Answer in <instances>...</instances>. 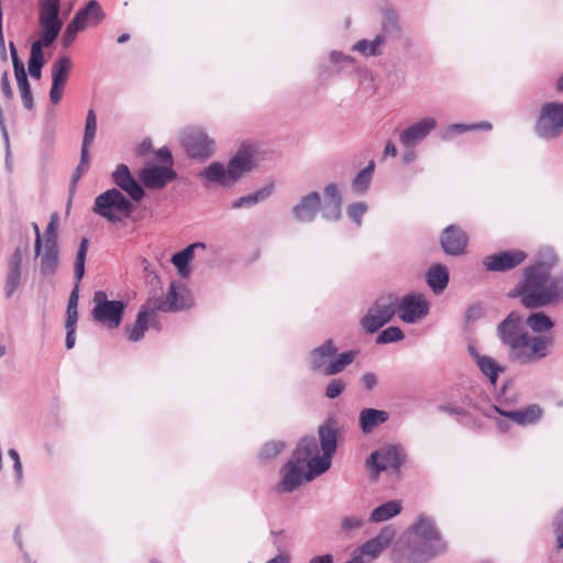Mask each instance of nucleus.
Wrapping results in <instances>:
<instances>
[{
  "mask_svg": "<svg viewBox=\"0 0 563 563\" xmlns=\"http://www.w3.org/2000/svg\"><path fill=\"white\" fill-rule=\"evenodd\" d=\"M552 344L553 338L530 335L528 333L523 343L517 350H514L508 357L515 363L530 364L545 357Z\"/></svg>",
  "mask_w": 563,
  "mask_h": 563,
  "instance_id": "nucleus-11",
  "label": "nucleus"
},
{
  "mask_svg": "<svg viewBox=\"0 0 563 563\" xmlns=\"http://www.w3.org/2000/svg\"><path fill=\"white\" fill-rule=\"evenodd\" d=\"M395 534L396 532L393 527H384L376 537L367 540L361 545V553L371 558H377L385 549L390 545Z\"/></svg>",
  "mask_w": 563,
  "mask_h": 563,
  "instance_id": "nucleus-23",
  "label": "nucleus"
},
{
  "mask_svg": "<svg viewBox=\"0 0 563 563\" xmlns=\"http://www.w3.org/2000/svg\"><path fill=\"white\" fill-rule=\"evenodd\" d=\"M338 352V347L332 339H328L320 346L310 351L309 368L312 372L321 373L325 376L327 366L330 360Z\"/></svg>",
  "mask_w": 563,
  "mask_h": 563,
  "instance_id": "nucleus-22",
  "label": "nucleus"
},
{
  "mask_svg": "<svg viewBox=\"0 0 563 563\" xmlns=\"http://www.w3.org/2000/svg\"><path fill=\"white\" fill-rule=\"evenodd\" d=\"M522 317L516 311H511L497 327V334L500 342L508 349V356L514 350H517L528 332L522 331Z\"/></svg>",
  "mask_w": 563,
  "mask_h": 563,
  "instance_id": "nucleus-13",
  "label": "nucleus"
},
{
  "mask_svg": "<svg viewBox=\"0 0 563 563\" xmlns=\"http://www.w3.org/2000/svg\"><path fill=\"white\" fill-rule=\"evenodd\" d=\"M378 35H385V42L389 38H400L401 27L398 22V16L393 10L386 11L382 23V32Z\"/></svg>",
  "mask_w": 563,
  "mask_h": 563,
  "instance_id": "nucleus-44",
  "label": "nucleus"
},
{
  "mask_svg": "<svg viewBox=\"0 0 563 563\" xmlns=\"http://www.w3.org/2000/svg\"><path fill=\"white\" fill-rule=\"evenodd\" d=\"M389 419V413L385 410L365 408L360 412L358 424L363 433H371L376 427L385 423Z\"/></svg>",
  "mask_w": 563,
  "mask_h": 563,
  "instance_id": "nucleus-31",
  "label": "nucleus"
},
{
  "mask_svg": "<svg viewBox=\"0 0 563 563\" xmlns=\"http://www.w3.org/2000/svg\"><path fill=\"white\" fill-rule=\"evenodd\" d=\"M493 409L500 416L510 419L518 426L537 423L543 415L542 408L537 404L528 405L527 407L518 410H505L496 405L493 406Z\"/></svg>",
  "mask_w": 563,
  "mask_h": 563,
  "instance_id": "nucleus-21",
  "label": "nucleus"
},
{
  "mask_svg": "<svg viewBox=\"0 0 563 563\" xmlns=\"http://www.w3.org/2000/svg\"><path fill=\"white\" fill-rule=\"evenodd\" d=\"M398 297L395 294L378 297L361 318L362 329L369 334L377 332L396 314Z\"/></svg>",
  "mask_w": 563,
  "mask_h": 563,
  "instance_id": "nucleus-6",
  "label": "nucleus"
},
{
  "mask_svg": "<svg viewBox=\"0 0 563 563\" xmlns=\"http://www.w3.org/2000/svg\"><path fill=\"white\" fill-rule=\"evenodd\" d=\"M181 143L187 155L191 158L205 161L212 156L214 152V141L198 128L185 130L181 135Z\"/></svg>",
  "mask_w": 563,
  "mask_h": 563,
  "instance_id": "nucleus-12",
  "label": "nucleus"
},
{
  "mask_svg": "<svg viewBox=\"0 0 563 563\" xmlns=\"http://www.w3.org/2000/svg\"><path fill=\"white\" fill-rule=\"evenodd\" d=\"M318 453V443L313 437L302 438L295 451L292 452L291 459L289 461H294V464L303 465L308 464V461Z\"/></svg>",
  "mask_w": 563,
  "mask_h": 563,
  "instance_id": "nucleus-32",
  "label": "nucleus"
},
{
  "mask_svg": "<svg viewBox=\"0 0 563 563\" xmlns=\"http://www.w3.org/2000/svg\"><path fill=\"white\" fill-rule=\"evenodd\" d=\"M468 235L459 225L446 227L441 234L440 246H467Z\"/></svg>",
  "mask_w": 563,
  "mask_h": 563,
  "instance_id": "nucleus-35",
  "label": "nucleus"
},
{
  "mask_svg": "<svg viewBox=\"0 0 563 563\" xmlns=\"http://www.w3.org/2000/svg\"><path fill=\"white\" fill-rule=\"evenodd\" d=\"M87 251L88 249H78L77 251L74 267L75 285L68 298L67 310H77L79 298V284L85 275Z\"/></svg>",
  "mask_w": 563,
  "mask_h": 563,
  "instance_id": "nucleus-30",
  "label": "nucleus"
},
{
  "mask_svg": "<svg viewBox=\"0 0 563 563\" xmlns=\"http://www.w3.org/2000/svg\"><path fill=\"white\" fill-rule=\"evenodd\" d=\"M71 65L68 56H59L52 65V82L66 86Z\"/></svg>",
  "mask_w": 563,
  "mask_h": 563,
  "instance_id": "nucleus-43",
  "label": "nucleus"
},
{
  "mask_svg": "<svg viewBox=\"0 0 563 563\" xmlns=\"http://www.w3.org/2000/svg\"><path fill=\"white\" fill-rule=\"evenodd\" d=\"M274 537L273 543L277 548L278 551H283L286 549L288 544V537L284 530L272 531Z\"/></svg>",
  "mask_w": 563,
  "mask_h": 563,
  "instance_id": "nucleus-61",
  "label": "nucleus"
},
{
  "mask_svg": "<svg viewBox=\"0 0 563 563\" xmlns=\"http://www.w3.org/2000/svg\"><path fill=\"white\" fill-rule=\"evenodd\" d=\"M41 256L40 273L43 276H52L56 273L59 257L58 249H45L42 253V249H35V257Z\"/></svg>",
  "mask_w": 563,
  "mask_h": 563,
  "instance_id": "nucleus-37",
  "label": "nucleus"
},
{
  "mask_svg": "<svg viewBox=\"0 0 563 563\" xmlns=\"http://www.w3.org/2000/svg\"><path fill=\"white\" fill-rule=\"evenodd\" d=\"M360 351L350 350L343 353H335V355L330 360L327 366L325 376H334L343 372L349 365H351Z\"/></svg>",
  "mask_w": 563,
  "mask_h": 563,
  "instance_id": "nucleus-34",
  "label": "nucleus"
},
{
  "mask_svg": "<svg viewBox=\"0 0 563 563\" xmlns=\"http://www.w3.org/2000/svg\"><path fill=\"white\" fill-rule=\"evenodd\" d=\"M84 26L77 23V20H71L62 36V45L64 48H68L77 37V34L84 31Z\"/></svg>",
  "mask_w": 563,
  "mask_h": 563,
  "instance_id": "nucleus-52",
  "label": "nucleus"
},
{
  "mask_svg": "<svg viewBox=\"0 0 563 563\" xmlns=\"http://www.w3.org/2000/svg\"><path fill=\"white\" fill-rule=\"evenodd\" d=\"M323 203L318 191L313 190L301 196L291 208V214L296 222L310 224L316 220L319 212L327 222L339 221L342 217L343 202L339 186L335 183L328 184L323 189Z\"/></svg>",
  "mask_w": 563,
  "mask_h": 563,
  "instance_id": "nucleus-3",
  "label": "nucleus"
},
{
  "mask_svg": "<svg viewBox=\"0 0 563 563\" xmlns=\"http://www.w3.org/2000/svg\"><path fill=\"white\" fill-rule=\"evenodd\" d=\"M134 200L117 188H110L95 198L92 211L110 223L130 219L134 211Z\"/></svg>",
  "mask_w": 563,
  "mask_h": 563,
  "instance_id": "nucleus-5",
  "label": "nucleus"
},
{
  "mask_svg": "<svg viewBox=\"0 0 563 563\" xmlns=\"http://www.w3.org/2000/svg\"><path fill=\"white\" fill-rule=\"evenodd\" d=\"M62 0H37L40 37L31 44L29 74L40 79L45 65L43 47H49L58 37L63 21L60 19Z\"/></svg>",
  "mask_w": 563,
  "mask_h": 563,
  "instance_id": "nucleus-2",
  "label": "nucleus"
},
{
  "mask_svg": "<svg viewBox=\"0 0 563 563\" xmlns=\"http://www.w3.org/2000/svg\"><path fill=\"white\" fill-rule=\"evenodd\" d=\"M374 170H375V163H374V161H371L366 165V167L361 169L356 174V176L353 178L352 184H351L352 191L355 194H358V195L365 194L372 183Z\"/></svg>",
  "mask_w": 563,
  "mask_h": 563,
  "instance_id": "nucleus-39",
  "label": "nucleus"
},
{
  "mask_svg": "<svg viewBox=\"0 0 563 563\" xmlns=\"http://www.w3.org/2000/svg\"><path fill=\"white\" fill-rule=\"evenodd\" d=\"M492 128H493L492 123L486 122V121H482V122H478V123H471V124H467V123H453V124H450L446 128V130L443 133L442 139L444 141H449V140H452L457 134H461V133H464V132L477 131V130L489 131V130H492Z\"/></svg>",
  "mask_w": 563,
  "mask_h": 563,
  "instance_id": "nucleus-41",
  "label": "nucleus"
},
{
  "mask_svg": "<svg viewBox=\"0 0 563 563\" xmlns=\"http://www.w3.org/2000/svg\"><path fill=\"white\" fill-rule=\"evenodd\" d=\"M412 529L415 536L411 541L424 548L429 555H439L446 551V542L430 517L419 516Z\"/></svg>",
  "mask_w": 563,
  "mask_h": 563,
  "instance_id": "nucleus-9",
  "label": "nucleus"
},
{
  "mask_svg": "<svg viewBox=\"0 0 563 563\" xmlns=\"http://www.w3.org/2000/svg\"><path fill=\"white\" fill-rule=\"evenodd\" d=\"M318 434L322 453L333 456L338 448V430L332 418L327 419L319 428Z\"/></svg>",
  "mask_w": 563,
  "mask_h": 563,
  "instance_id": "nucleus-28",
  "label": "nucleus"
},
{
  "mask_svg": "<svg viewBox=\"0 0 563 563\" xmlns=\"http://www.w3.org/2000/svg\"><path fill=\"white\" fill-rule=\"evenodd\" d=\"M556 263L553 249H543L534 262L523 269L522 279L509 292V297H519L522 306L529 309L562 302L563 276L551 275Z\"/></svg>",
  "mask_w": 563,
  "mask_h": 563,
  "instance_id": "nucleus-1",
  "label": "nucleus"
},
{
  "mask_svg": "<svg viewBox=\"0 0 563 563\" xmlns=\"http://www.w3.org/2000/svg\"><path fill=\"white\" fill-rule=\"evenodd\" d=\"M255 166L253 153L247 147H240L235 155L230 158L225 167L221 162H212L198 176L209 183L219 184L223 187H232L245 173L251 172Z\"/></svg>",
  "mask_w": 563,
  "mask_h": 563,
  "instance_id": "nucleus-4",
  "label": "nucleus"
},
{
  "mask_svg": "<svg viewBox=\"0 0 563 563\" xmlns=\"http://www.w3.org/2000/svg\"><path fill=\"white\" fill-rule=\"evenodd\" d=\"M285 448V443L283 441H269L266 442L261 451L260 457L263 460H269L275 457L283 449Z\"/></svg>",
  "mask_w": 563,
  "mask_h": 563,
  "instance_id": "nucleus-55",
  "label": "nucleus"
},
{
  "mask_svg": "<svg viewBox=\"0 0 563 563\" xmlns=\"http://www.w3.org/2000/svg\"><path fill=\"white\" fill-rule=\"evenodd\" d=\"M273 189H274L273 184L266 185L263 188H261L250 195H246V196L235 199L232 202L231 207L233 209L251 208V207L255 206L256 203L262 202V201L266 200L268 197H271V195L273 194Z\"/></svg>",
  "mask_w": 563,
  "mask_h": 563,
  "instance_id": "nucleus-36",
  "label": "nucleus"
},
{
  "mask_svg": "<svg viewBox=\"0 0 563 563\" xmlns=\"http://www.w3.org/2000/svg\"><path fill=\"white\" fill-rule=\"evenodd\" d=\"M89 167V152H87L86 158L84 159L82 151H80V162L76 169L73 173L70 185H69V200H71V197L75 194L77 184L79 179L82 177V174L85 170H87Z\"/></svg>",
  "mask_w": 563,
  "mask_h": 563,
  "instance_id": "nucleus-50",
  "label": "nucleus"
},
{
  "mask_svg": "<svg viewBox=\"0 0 563 563\" xmlns=\"http://www.w3.org/2000/svg\"><path fill=\"white\" fill-rule=\"evenodd\" d=\"M139 178L148 189H162L177 178V173L170 166L148 164L140 170Z\"/></svg>",
  "mask_w": 563,
  "mask_h": 563,
  "instance_id": "nucleus-17",
  "label": "nucleus"
},
{
  "mask_svg": "<svg viewBox=\"0 0 563 563\" xmlns=\"http://www.w3.org/2000/svg\"><path fill=\"white\" fill-rule=\"evenodd\" d=\"M533 130L536 135L542 140L558 139L563 133V102L543 103Z\"/></svg>",
  "mask_w": 563,
  "mask_h": 563,
  "instance_id": "nucleus-8",
  "label": "nucleus"
},
{
  "mask_svg": "<svg viewBox=\"0 0 563 563\" xmlns=\"http://www.w3.org/2000/svg\"><path fill=\"white\" fill-rule=\"evenodd\" d=\"M97 133V117L92 109L87 112L81 150L84 159L86 158L89 147L93 143Z\"/></svg>",
  "mask_w": 563,
  "mask_h": 563,
  "instance_id": "nucleus-46",
  "label": "nucleus"
},
{
  "mask_svg": "<svg viewBox=\"0 0 563 563\" xmlns=\"http://www.w3.org/2000/svg\"><path fill=\"white\" fill-rule=\"evenodd\" d=\"M333 456H328L324 453H322V456H319V454H314L307 464V472L305 474L306 482H311L316 477L320 476L321 474L325 473L330 466H331V459Z\"/></svg>",
  "mask_w": 563,
  "mask_h": 563,
  "instance_id": "nucleus-38",
  "label": "nucleus"
},
{
  "mask_svg": "<svg viewBox=\"0 0 563 563\" xmlns=\"http://www.w3.org/2000/svg\"><path fill=\"white\" fill-rule=\"evenodd\" d=\"M19 90L21 92V99L23 107L27 110L33 109L34 101H33V95L31 90V85L29 82L27 77L19 78L16 79Z\"/></svg>",
  "mask_w": 563,
  "mask_h": 563,
  "instance_id": "nucleus-51",
  "label": "nucleus"
},
{
  "mask_svg": "<svg viewBox=\"0 0 563 563\" xmlns=\"http://www.w3.org/2000/svg\"><path fill=\"white\" fill-rule=\"evenodd\" d=\"M449 280V271L442 264H432L426 273V282L434 295H441L446 289Z\"/></svg>",
  "mask_w": 563,
  "mask_h": 563,
  "instance_id": "nucleus-29",
  "label": "nucleus"
},
{
  "mask_svg": "<svg viewBox=\"0 0 563 563\" xmlns=\"http://www.w3.org/2000/svg\"><path fill=\"white\" fill-rule=\"evenodd\" d=\"M397 310L404 322L415 323L429 314L430 305L423 294L409 292L398 299Z\"/></svg>",
  "mask_w": 563,
  "mask_h": 563,
  "instance_id": "nucleus-15",
  "label": "nucleus"
},
{
  "mask_svg": "<svg viewBox=\"0 0 563 563\" xmlns=\"http://www.w3.org/2000/svg\"><path fill=\"white\" fill-rule=\"evenodd\" d=\"M58 221L59 217L57 212H53L49 216V221L45 229L44 234H41L40 227L36 222L31 223V228L34 232V245L33 246H57L58 239Z\"/></svg>",
  "mask_w": 563,
  "mask_h": 563,
  "instance_id": "nucleus-25",
  "label": "nucleus"
},
{
  "mask_svg": "<svg viewBox=\"0 0 563 563\" xmlns=\"http://www.w3.org/2000/svg\"><path fill=\"white\" fill-rule=\"evenodd\" d=\"M104 18L106 13L100 3L90 0L75 13L73 20H77V23L86 29L88 25H98Z\"/></svg>",
  "mask_w": 563,
  "mask_h": 563,
  "instance_id": "nucleus-27",
  "label": "nucleus"
},
{
  "mask_svg": "<svg viewBox=\"0 0 563 563\" xmlns=\"http://www.w3.org/2000/svg\"><path fill=\"white\" fill-rule=\"evenodd\" d=\"M9 48H10V55H11V59H12L15 79L27 77L25 68H24V64L20 59V57L18 55V49L13 42L9 43Z\"/></svg>",
  "mask_w": 563,
  "mask_h": 563,
  "instance_id": "nucleus-56",
  "label": "nucleus"
},
{
  "mask_svg": "<svg viewBox=\"0 0 563 563\" xmlns=\"http://www.w3.org/2000/svg\"><path fill=\"white\" fill-rule=\"evenodd\" d=\"M385 43V35H376L374 40H360L353 46V51L360 52L365 57L382 55V45Z\"/></svg>",
  "mask_w": 563,
  "mask_h": 563,
  "instance_id": "nucleus-45",
  "label": "nucleus"
},
{
  "mask_svg": "<svg viewBox=\"0 0 563 563\" xmlns=\"http://www.w3.org/2000/svg\"><path fill=\"white\" fill-rule=\"evenodd\" d=\"M196 249H183L180 252L175 253L170 261L177 268L178 275L186 278L191 273L190 263L194 260Z\"/></svg>",
  "mask_w": 563,
  "mask_h": 563,
  "instance_id": "nucleus-42",
  "label": "nucleus"
},
{
  "mask_svg": "<svg viewBox=\"0 0 563 563\" xmlns=\"http://www.w3.org/2000/svg\"><path fill=\"white\" fill-rule=\"evenodd\" d=\"M526 324L537 333L551 330L554 327L553 320L542 311L532 312L526 320Z\"/></svg>",
  "mask_w": 563,
  "mask_h": 563,
  "instance_id": "nucleus-48",
  "label": "nucleus"
},
{
  "mask_svg": "<svg viewBox=\"0 0 563 563\" xmlns=\"http://www.w3.org/2000/svg\"><path fill=\"white\" fill-rule=\"evenodd\" d=\"M406 459L407 455L400 445L387 444L371 453L366 460V466L374 473V478H377L383 471H389L399 476Z\"/></svg>",
  "mask_w": 563,
  "mask_h": 563,
  "instance_id": "nucleus-7",
  "label": "nucleus"
},
{
  "mask_svg": "<svg viewBox=\"0 0 563 563\" xmlns=\"http://www.w3.org/2000/svg\"><path fill=\"white\" fill-rule=\"evenodd\" d=\"M9 457L13 461V470L15 474L16 481H21L22 478V463L20 460V455L15 449H10L8 451Z\"/></svg>",
  "mask_w": 563,
  "mask_h": 563,
  "instance_id": "nucleus-60",
  "label": "nucleus"
},
{
  "mask_svg": "<svg viewBox=\"0 0 563 563\" xmlns=\"http://www.w3.org/2000/svg\"><path fill=\"white\" fill-rule=\"evenodd\" d=\"M483 317V308L479 303L472 305L467 308L465 313V320L467 322H474Z\"/></svg>",
  "mask_w": 563,
  "mask_h": 563,
  "instance_id": "nucleus-62",
  "label": "nucleus"
},
{
  "mask_svg": "<svg viewBox=\"0 0 563 563\" xmlns=\"http://www.w3.org/2000/svg\"><path fill=\"white\" fill-rule=\"evenodd\" d=\"M405 338L402 330L399 327L393 325L384 329L376 338V344L383 345L401 341Z\"/></svg>",
  "mask_w": 563,
  "mask_h": 563,
  "instance_id": "nucleus-49",
  "label": "nucleus"
},
{
  "mask_svg": "<svg viewBox=\"0 0 563 563\" xmlns=\"http://www.w3.org/2000/svg\"><path fill=\"white\" fill-rule=\"evenodd\" d=\"M192 298L191 295L186 291V294H179L177 291V285L175 282H173L169 286V290L166 295L165 300H162L156 307V310L159 311H179L188 309L192 306Z\"/></svg>",
  "mask_w": 563,
  "mask_h": 563,
  "instance_id": "nucleus-24",
  "label": "nucleus"
},
{
  "mask_svg": "<svg viewBox=\"0 0 563 563\" xmlns=\"http://www.w3.org/2000/svg\"><path fill=\"white\" fill-rule=\"evenodd\" d=\"M437 126L435 119L431 117L423 118L401 131L399 141L406 148H413Z\"/></svg>",
  "mask_w": 563,
  "mask_h": 563,
  "instance_id": "nucleus-19",
  "label": "nucleus"
},
{
  "mask_svg": "<svg viewBox=\"0 0 563 563\" xmlns=\"http://www.w3.org/2000/svg\"><path fill=\"white\" fill-rule=\"evenodd\" d=\"M477 366L481 372L489 379V383L494 386L497 383L499 374L505 371V368L499 365L493 357L486 355L478 357Z\"/></svg>",
  "mask_w": 563,
  "mask_h": 563,
  "instance_id": "nucleus-47",
  "label": "nucleus"
},
{
  "mask_svg": "<svg viewBox=\"0 0 563 563\" xmlns=\"http://www.w3.org/2000/svg\"><path fill=\"white\" fill-rule=\"evenodd\" d=\"M364 523L362 517L351 516L342 519L341 527L344 531H352L358 529Z\"/></svg>",
  "mask_w": 563,
  "mask_h": 563,
  "instance_id": "nucleus-59",
  "label": "nucleus"
},
{
  "mask_svg": "<svg viewBox=\"0 0 563 563\" xmlns=\"http://www.w3.org/2000/svg\"><path fill=\"white\" fill-rule=\"evenodd\" d=\"M433 556L429 555L424 548L419 547L411 540L408 542L398 541L391 552L394 563H427Z\"/></svg>",
  "mask_w": 563,
  "mask_h": 563,
  "instance_id": "nucleus-18",
  "label": "nucleus"
},
{
  "mask_svg": "<svg viewBox=\"0 0 563 563\" xmlns=\"http://www.w3.org/2000/svg\"><path fill=\"white\" fill-rule=\"evenodd\" d=\"M526 258L522 251L500 252L498 254L486 256L483 264L489 272H507L520 265Z\"/></svg>",
  "mask_w": 563,
  "mask_h": 563,
  "instance_id": "nucleus-20",
  "label": "nucleus"
},
{
  "mask_svg": "<svg viewBox=\"0 0 563 563\" xmlns=\"http://www.w3.org/2000/svg\"><path fill=\"white\" fill-rule=\"evenodd\" d=\"M283 478L278 484V489L282 493H291L297 489L305 479V472L300 465L294 464V461H288L280 471Z\"/></svg>",
  "mask_w": 563,
  "mask_h": 563,
  "instance_id": "nucleus-26",
  "label": "nucleus"
},
{
  "mask_svg": "<svg viewBox=\"0 0 563 563\" xmlns=\"http://www.w3.org/2000/svg\"><path fill=\"white\" fill-rule=\"evenodd\" d=\"M367 211L366 202L360 201L354 202L347 206L346 212L351 221H353L356 225H361L362 218Z\"/></svg>",
  "mask_w": 563,
  "mask_h": 563,
  "instance_id": "nucleus-54",
  "label": "nucleus"
},
{
  "mask_svg": "<svg viewBox=\"0 0 563 563\" xmlns=\"http://www.w3.org/2000/svg\"><path fill=\"white\" fill-rule=\"evenodd\" d=\"M150 316L151 313L144 307L139 311L133 327L125 328L129 341L137 342L144 336L148 328Z\"/></svg>",
  "mask_w": 563,
  "mask_h": 563,
  "instance_id": "nucleus-40",
  "label": "nucleus"
},
{
  "mask_svg": "<svg viewBox=\"0 0 563 563\" xmlns=\"http://www.w3.org/2000/svg\"><path fill=\"white\" fill-rule=\"evenodd\" d=\"M155 158L163 164H167L170 167L173 166V155L170 150L166 146H163L156 151Z\"/></svg>",
  "mask_w": 563,
  "mask_h": 563,
  "instance_id": "nucleus-63",
  "label": "nucleus"
},
{
  "mask_svg": "<svg viewBox=\"0 0 563 563\" xmlns=\"http://www.w3.org/2000/svg\"><path fill=\"white\" fill-rule=\"evenodd\" d=\"M64 89V85L52 82V87L49 90V99L53 104H57L62 100Z\"/></svg>",
  "mask_w": 563,
  "mask_h": 563,
  "instance_id": "nucleus-64",
  "label": "nucleus"
},
{
  "mask_svg": "<svg viewBox=\"0 0 563 563\" xmlns=\"http://www.w3.org/2000/svg\"><path fill=\"white\" fill-rule=\"evenodd\" d=\"M553 527L556 534V549L563 550V509L555 517Z\"/></svg>",
  "mask_w": 563,
  "mask_h": 563,
  "instance_id": "nucleus-58",
  "label": "nucleus"
},
{
  "mask_svg": "<svg viewBox=\"0 0 563 563\" xmlns=\"http://www.w3.org/2000/svg\"><path fill=\"white\" fill-rule=\"evenodd\" d=\"M9 48H10V55H11V59H12L15 79L27 77L25 68H24V64L20 59V57L18 55V49L13 42L9 43Z\"/></svg>",
  "mask_w": 563,
  "mask_h": 563,
  "instance_id": "nucleus-57",
  "label": "nucleus"
},
{
  "mask_svg": "<svg viewBox=\"0 0 563 563\" xmlns=\"http://www.w3.org/2000/svg\"><path fill=\"white\" fill-rule=\"evenodd\" d=\"M346 388V383L343 378L336 377L329 380L325 386L324 396L328 399L338 398Z\"/></svg>",
  "mask_w": 563,
  "mask_h": 563,
  "instance_id": "nucleus-53",
  "label": "nucleus"
},
{
  "mask_svg": "<svg viewBox=\"0 0 563 563\" xmlns=\"http://www.w3.org/2000/svg\"><path fill=\"white\" fill-rule=\"evenodd\" d=\"M93 303L91 314L95 321L109 329H117L120 325L126 308L124 301L109 300L106 291L97 290L93 294Z\"/></svg>",
  "mask_w": 563,
  "mask_h": 563,
  "instance_id": "nucleus-10",
  "label": "nucleus"
},
{
  "mask_svg": "<svg viewBox=\"0 0 563 563\" xmlns=\"http://www.w3.org/2000/svg\"><path fill=\"white\" fill-rule=\"evenodd\" d=\"M111 181L117 186V189L125 192L135 202H140L145 196L143 186L132 175L129 166L123 163L117 165L115 169L111 173Z\"/></svg>",
  "mask_w": 563,
  "mask_h": 563,
  "instance_id": "nucleus-16",
  "label": "nucleus"
},
{
  "mask_svg": "<svg viewBox=\"0 0 563 563\" xmlns=\"http://www.w3.org/2000/svg\"><path fill=\"white\" fill-rule=\"evenodd\" d=\"M27 278V268L23 265V253L21 249H15L8 258L3 292L7 299L13 297L18 289L23 286Z\"/></svg>",
  "mask_w": 563,
  "mask_h": 563,
  "instance_id": "nucleus-14",
  "label": "nucleus"
},
{
  "mask_svg": "<svg viewBox=\"0 0 563 563\" xmlns=\"http://www.w3.org/2000/svg\"><path fill=\"white\" fill-rule=\"evenodd\" d=\"M402 510V504L400 500L393 499L388 500L376 508L369 515L371 522H383L387 521L397 515H399Z\"/></svg>",
  "mask_w": 563,
  "mask_h": 563,
  "instance_id": "nucleus-33",
  "label": "nucleus"
}]
</instances>
